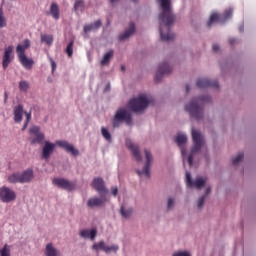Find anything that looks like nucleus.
<instances>
[{
	"label": "nucleus",
	"mask_w": 256,
	"mask_h": 256,
	"mask_svg": "<svg viewBox=\"0 0 256 256\" xmlns=\"http://www.w3.org/2000/svg\"><path fill=\"white\" fill-rule=\"evenodd\" d=\"M162 13L159 15L160 19V37L162 41H173L175 34L171 32V27L175 23V15L171 11V0H158Z\"/></svg>",
	"instance_id": "obj_1"
},
{
	"label": "nucleus",
	"mask_w": 256,
	"mask_h": 256,
	"mask_svg": "<svg viewBox=\"0 0 256 256\" xmlns=\"http://www.w3.org/2000/svg\"><path fill=\"white\" fill-rule=\"evenodd\" d=\"M210 101L211 97L209 96L195 98L185 106V111H187L191 117L196 119V121H201V119H203V105H205V103H209Z\"/></svg>",
	"instance_id": "obj_2"
},
{
	"label": "nucleus",
	"mask_w": 256,
	"mask_h": 256,
	"mask_svg": "<svg viewBox=\"0 0 256 256\" xmlns=\"http://www.w3.org/2000/svg\"><path fill=\"white\" fill-rule=\"evenodd\" d=\"M192 139L194 146L188 156V164L190 167H193V157H195V155H197V153L201 151V147H203V144L205 143L203 135L201 134V132H199V130L195 128L192 129Z\"/></svg>",
	"instance_id": "obj_3"
},
{
	"label": "nucleus",
	"mask_w": 256,
	"mask_h": 256,
	"mask_svg": "<svg viewBox=\"0 0 256 256\" xmlns=\"http://www.w3.org/2000/svg\"><path fill=\"white\" fill-rule=\"evenodd\" d=\"M128 107L131 111L134 113H139L140 111H145L147 107H149V99H147V96L140 95L137 98H134L129 101Z\"/></svg>",
	"instance_id": "obj_4"
},
{
	"label": "nucleus",
	"mask_w": 256,
	"mask_h": 256,
	"mask_svg": "<svg viewBox=\"0 0 256 256\" xmlns=\"http://www.w3.org/2000/svg\"><path fill=\"white\" fill-rule=\"evenodd\" d=\"M126 123L127 125H132L133 123V118L131 117V114L129 113V111L121 108L119 110H117L112 125L113 127H119V125H121V123Z\"/></svg>",
	"instance_id": "obj_5"
},
{
	"label": "nucleus",
	"mask_w": 256,
	"mask_h": 256,
	"mask_svg": "<svg viewBox=\"0 0 256 256\" xmlns=\"http://www.w3.org/2000/svg\"><path fill=\"white\" fill-rule=\"evenodd\" d=\"M29 135L31 145H41L45 141V134L41 132L39 126H32L29 129Z\"/></svg>",
	"instance_id": "obj_6"
},
{
	"label": "nucleus",
	"mask_w": 256,
	"mask_h": 256,
	"mask_svg": "<svg viewBox=\"0 0 256 256\" xmlns=\"http://www.w3.org/2000/svg\"><path fill=\"white\" fill-rule=\"evenodd\" d=\"M232 15H233L232 9L226 10L224 12V16H221L217 13H213L210 16L207 25H208V27H212L213 23H225V21H227V19H231Z\"/></svg>",
	"instance_id": "obj_7"
},
{
	"label": "nucleus",
	"mask_w": 256,
	"mask_h": 256,
	"mask_svg": "<svg viewBox=\"0 0 256 256\" xmlns=\"http://www.w3.org/2000/svg\"><path fill=\"white\" fill-rule=\"evenodd\" d=\"M145 153V159L146 163L144 165L143 170H136L137 175L141 177V175H145V177H151V163L153 162V155L151 154V151L149 150H144Z\"/></svg>",
	"instance_id": "obj_8"
},
{
	"label": "nucleus",
	"mask_w": 256,
	"mask_h": 256,
	"mask_svg": "<svg viewBox=\"0 0 256 256\" xmlns=\"http://www.w3.org/2000/svg\"><path fill=\"white\" fill-rule=\"evenodd\" d=\"M17 199V194L15 191L11 190L7 186H2L0 188V200L2 203H11V201H15Z\"/></svg>",
	"instance_id": "obj_9"
},
{
	"label": "nucleus",
	"mask_w": 256,
	"mask_h": 256,
	"mask_svg": "<svg viewBox=\"0 0 256 256\" xmlns=\"http://www.w3.org/2000/svg\"><path fill=\"white\" fill-rule=\"evenodd\" d=\"M13 50V45H10L4 49V54L2 57V67L4 70L7 69V67H9V65H11V63H13V60L15 59Z\"/></svg>",
	"instance_id": "obj_10"
},
{
	"label": "nucleus",
	"mask_w": 256,
	"mask_h": 256,
	"mask_svg": "<svg viewBox=\"0 0 256 256\" xmlns=\"http://www.w3.org/2000/svg\"><path fill=\"white\" fill-rule=\"evenodd\" d=\"M53 185H56V187H59V189H64L65 191H73L76 187L74 182L64 178H55L53 180Z\"/></svg>",
	"instance_id": "obj_11"
},
{
	"label": "nucleus",
	"mask_w": 256,
	"mask_h": 256,
	"mask_svg": "<svg viewBox=\"0 0 256 256\" xmlns=\"http://www.w3.org/2000/svg\"><path fill=\"white\" fill-rule=\"evenodd\" d=\"M171 71H173V68H171V66H169V64L166 62L160 64L154 78L156 83H159V81L163 79V75H169Z\"/></svg>",
	"instance_id": "obj_12"
},
{
	"label": "nucleus",
	"mask_w": 256,
	"mask_h": 256,
	"mask_svg": "<svg viewBox=\"0 0 256 256\" xmlns=\"http://www.w3.org/2000/svg\"><path fill=\"white\" fill-rule=\"evenodd\" d=\"M91 186L99 193V195H107V193H109V190L105 187L103 178H94Z\"/></svg>",
	"instance_id": "obj_13"
},
{
	"label": "nucleus",
	"mask_w": 256,
	"mask_h": 256,
	"mask_svg": "<svg viewBox=\"0 0 256 256\" xmlns=\"http://www.w3.org/2000/svg\"><path fill=\"white\" fill-rule=\"evenodd\" d=\"M186 185L187 187H195L196 189H201L205 186V179L202 177H197L196 180L193 182L191 179V173L186 172Z\"/></svg>",
	"instance_id": "obj_14"
},
{
	"label": "nucleus",
	"mask_w": 256,
	"mask_h": 256,
	"mask_svg": "<svg viewBox=\"0 0 256 256\" xmlns=\"http://www.w3.org/2000/svg\"><path fill=\"white\" fill-rule=\"evenodd\" d=\"M196 85L199 89H205L207 87H214L218 88L219 87V82L217 80H209L207 78H200L197 80Z\"/></svg>",
	"instance_id": "obj_15"
},
{
	"label": "nucleus",
	"mask_w": 256,
	"mask_h": 256,
	"mask_svg": "<svg viewBox=\"0 0 256 256\" xmlns=\"http://www.w3.org/2000/svg\"><path fill=\"white\" fill-rule=\"evenodd\" d=\"M56 145H58V147H61V149H65L67 153H71L73 157H77V155H79V150L75 149V147L69 144V142L67 141L59 140L56 142Z\"/></svg>",
	"instance_id": "obj_16"
},
{
	"label": "nucleus",
	"mask_w": 256,
	"mask_h": 256,
	"mask_svg": "<svg viewBox=\"0 0 256 256\" xmlns=\"http://www.w3.org/2000/svg\"><path fill=\"white\" fill-rule=\"evenodd\" d=\"M107 203V197L105 194H101L100 198H90L87 202L88 207H103Z\"/></svg>",
	"instance_id": "obj_17"
},
{
	"label": "nucleus",
	"mask_w": 256,
	"mask_h": 256,
	"mask_svg": "<svg viewBox=\"0 0 256 256\" xmlns=\"http://www.w3.org/2000/svg\"><path fill=\"white\" fill-rule=\"evenodd\" d=\"M126 146L128 147V149H130L135 160L138 163H140V161H142L143 158L141 157V152L139 151V146L133 144V142H131V140H126Z\"/></svg>",
	"instance_id": "obj_18"
},
{
	"label": "nucleus",
	"mask_w": 256,
	"mask_h": 256,
	"mask_svg": "<svg viewBox=\"0 0 256 256\" xmlns=\"http://www.w3.org/2000/svg\"><path fill=\"white\" fill-rule=\"evenodd\" d=\"M175 143H177L178 147H180L182 157L183 159H185V155L187 154V150H185V143H187V136L185 134H178L175 138Z\"/></svg>",
	"instance_id": "obj_19"
},
{
	"label": "nucleus",
	"mask_w": 256,
	"mask_h": 256,
	"mask_svg": "<svg viewBox=\"0 0 256 256\" xmlns=\"http://www.w3.org/2000/svg\"><path fill=\"white\" fill-rule=\"evenodd\" d=\"M55 147V144L49 141H45L44 147L42 149V159H49V157H51V155L55 151Z\"/></svg>",
	"instance_id": "obj_20"
},
{
	"label": "nucleus",
	"mask_w": 256,
	"mask_h": 256,
	"mask_svg": "<svg viewBox=\"0 0 256 256\" xmlns=\"http://www.w3.org/2000/svg\"><path fill=\"white\" fill-rule=\"evenodd\" d=\"M31 47V41L29 39H25L23 44H18L16 47V53L18 57H22L25 55V51Z\"/></svg>",
	"instance_id": "obj_21"
},
{
	"label": "nucleus",
	"mask_w": 256,
	"mask_h": 256,
	"mask_svg": "<svg viewBox=\"0 0 256 256\" xmlns=\"http://www.w3.org/2000/svg\"><path fill=\"white\" fill-rule=\"evenodd\" d=\"M18 59L24 69H28V70L33 69V65L35 64V61H33V59L27 58V55L18 56Z\"/></svg>",
	"instance_id": "obj_22"
},
{
	"label": "nucleus",
	"mask_w": 256,
	"mask_h": 256,
	"mask_svg": "<svg viewBox=\"0 0 256 256\" xmlns=\"http://www.w3.org/2000/svg\"><path fill=\"white\" fill-rule=\"evenodd\" d=\"M33 177V171L28 169L20 174V183H31V181H33Z\"/></svg>",
	"instance_id": "obj_23"
},
{
	"label": "nucleus",
	"mask_w": 256,
	"mask_h": 256,
	"mask_svg": "<svg viewBox=\"0 0 256 256\" xmlns=\"http://www.w3.org/2000/svg\"><path fill=\"white\" fill-rule=\"evenodd\" d=\"M80 237L83 239H91V241H95V238L97 237V230L92 229V230H81L80 232Z\"/></svg>",
	"instance_id": "obj_24"
},
{
	"label": "nucleus",
	"mask_w": 256,
	"mask_h": 256,
	"mask_svg": "<svg viewBox=\"0 0 256 256\" xmlns=\"http://www.w3.org/2000/svg\"><path fill=\"white\" fill-rule=\"evenodd\" d=\"M135 33V23H130L129 29H127L123 34L119 36V41H125V39H129L131 35Z\"/></svg>",
	"instance_id": "obj_25"
},
{
	"label": "nucleus",
	"mask_w": 256,
	"mask_h": 256,
	"mask_svg": "<svg viewBox=\"0 0 256 256\" xmlns=\"http://www.w3.org/2000/svg\"><path fill=\"white\" fill-rule=\"evenodd\" d=\"M45 256H61V252L53 246V243H48L45 248Z\"/></svg>",
	"instance_id": "obj_26"
},
{
	"label": "nucleus",
	"mask_w": 256,
	"mask_h": 256,
	"mask_svg": "<svg viewBox=\"0 0 256 256\" xmlns=\"http://www.w3.org/2000/svg\"><path fill=\"white\" fill-rule=\"evenodd\" d=\"M14 121L15 123L23 121V105L21 104L14 108Z\"/></svg>",
	"instance_id": "obj_27"
},
{
	"label": "nucleus",
	"mask_w": 256,
	"mask_h": 256,
	"mask_svg": "<svg viewBox=\"0 0 256 256\" xmlns=\"http://www.w3.org/2000/svg\"><path fill=\"white\" fill-rule=\"evenodd\" d=\"M101 20H97L92 24H88L84 26V33H89L91 31H97V29L101 28Z\"/></svg>",
	"instance_id": "obj_28"
},
{
	"label": "nucleus",
	"mask_w": 256,
	"mask_h": 256,
	"mask_svg": "<svg viewBox=\"0 0 256 256\" xmlns=\"http://www.w3.org/2000/svg\"><path fill=\"white\" fill-rule=\"evenodd\" d=\"M113 55H115V52L113 50H109L106 54H104L100 65H102V67L109 65V63H111V59H113Z\"/></svg>",
	"instance_id": "obj_29"
},
{
	"label": "nucleus",
	"mask_w": 256,
	"mask_h": 256,
	"mask_svg": "<svg viewBox=\"0 0 256 256\" xmlns=\"http://www.w3.org/2000/svg\"><path fill=\"white\" fill-rule=\"evenodd\" d=\"M50 13L53 17V19L59 20L60 14H59V5L57 3H52L50 6Z\"/></svg>",
	"instance_id": "obj_30"
},
{
	"label": "nucleus",
	"mask_w": 256,
	"mask_h": 256,
	"mask_svg": "<svg viewBox=\"0 0 256 256\" xmlns=\"http://www.w3.org/2000/svg\"><path fill=\"white\" fill-rule=\"evenodd\" d=\"M8 183H21V173H13L9 175Z\"/></svg>",
	"instance_id": "obj_31"
},
{
	"label": "nucleus",
	"mask_w": 256,
	"mask_h": 256,
	"mask_svg": "<svg viewBox=\"0 0 256 256\" xmlns=\"http://www.w3.org/2000/svg\"><path fill=\"white\" fill-rule=\"evenodd\" d=\"M0 255L1 256H11V246L8 244H5L1 249H0Z\"/></svg>",
	"instance_id": "obj_32"
},
{
	"label": "nucleus",
	"mask_w": 256,
	"mask_h": 256,
	"mask_svg": "<svg viewBox=\"0 0 256 256\" xmlns=\"http://www.w3.org/2000/svg\"><path fill=\"white\" fill-rule=\"evenodd\" d=\"M5 27H7V18H5L3 8H0V29H3Z\"/></svg>",
	"instance_id": "obj_33"
},
{
	"label": "nucleus",
	"mask_w": 256,
	"mask_h": 256,
	"mask_svg": "<svg viewBox=\"0 0 256 256\" xmlns=\"http://www.w3.org/2000/svg\"><path fill=\"white\" fill-rule=\"evenodd\" d=\"M211 193V188H207L206 189V193L204 196L200 197L198 200V208L201 209L203 207V205L205 204V198L207 197V195H209Z\"/></svg>",
	"instance_id": "obj_34"
},
{
	"label": "nucleus",
	"mask_w": 256,
	"mask_h": 256,
	"mask_svg": "<svg viewBox=\"0 0 256 256\" xmlns=\"http://www.w3.org/2000/svg\"><path fill=\"white\" fill-rule=\"evenodd\" d=\"M41 41L46 45H53V35H41Z\"/></svg>",
	"instance_id": "obj_35"
},
{
	"label": "nucleus",
	"mask_w": 256,
	"mask_h": 256,
	"mask_svg": "<svg viewBox=\"0 0 256 256\" xmlns=\"http://www.w3.org/2000/svg\"><path fill=\"white\" fill-rule=\"evenodd\" d=\"M74 43H75V41L71 40L69 42V44L67 45L66 49H65V53H67L69 58L73 57V45H74Z\"/></svg>",
	"instance_id": "obj_36"
},
{
	"label": "nucleus",
	"mask_w": 256,
	"mask_h": 256,
	"mask_svg": "<svg viewBox=\"0 0 256 256\" xmlns=\"http://www.w3.org/2000/svg\"><path fill=\"white\" fill-rule=\"evenodd\" d=\"M107 245H105L104 241H100L99 243H96L92 246V249H94V251H99V249H101L102 251L105 252Z\"/></svg>",
	"instance_id": "obj_37"
},
{
	"label": "nucleus",
	"mask_w": 256,
	"mask_h": 256,
	"mask_svg": "<svg viewBox=\"0 0 256 256\" xmlns=\"http://www.w3.org/2000/svg\"><path fill=\"white\" fill-rule=\"evenodd\" d=\"M101 133L104 139H106V141H111V133H109V130H107V128L102 127Z\"/></svg>",
	"instance_id": "obj_38"
},
{
	"label": "nucleus",
	"mask_w": 256,
	"mask_h": 256,
	"mask_svg": "<svg viewBox=\"0 0 256 256\" xmlns=\"http://www.w3.org/2000/svg\"><path fill=\"white\" fill-rule=\"evenodd\" d=\"M120 213L122 217L127 218L131 216V214L133 213V210L132 209L125 210V207L122 206L120 209Z\"/></svg>",
	"instance_id": "obj_39"
},
{
	"label": "nucleus",
	"mask_w": 256,
	"mask_h": 256,
	"mask_svg": "<svg viewBox=\"0 0 256 256\" xmlns=\"http://www.w3.org/2000/svg\"><path fill=\"white\" fill-rule=\"evenodd\" d=\"M85 7V2L83 0H76L74 9L75 11H79L80 9H83Z\"/></svg>",
	"instance_id": "obj_40"
},
{
	"label": "nucleus",
	"mask_w": 256,
	"mask_h": 256,
	"mask_svg": "<svg viewBox=\"0 0 256 256\" xmlns=\"http://www.w3.org/2000/svg\"><path fill=\"white\" fill-rule=\"evenodd\" d=\"M26 115V121L22 127V131H25V129H27L29 122L31 121V111L30 112H25Z\"/></svg>",
	"instance_id": "obj_41"
},
{
	"label": "nucleus",
	"mask_w": 256,
	"mask_h": 256,
	"mask_svg": "<svg viewBox=\"0 0 256 256\" xmlns=\"http://www.w3.org/2000/svg\"><path fill=\"white\" fill-rule=\"evenodd\" d=\"M111 251H113L114 253H117V251H119V246L118 245L106 246L104 253H111Z\"/></svg>",
	"instance_id": "obj_42"
},
{
	"label": "nucleus",
	"mask_w": 256,
	"mask_h": 256,
	"mask_svg": "<svg viewBox=\"0 0 256 256\" xmlns=\"http://www.w3.org/2000/svg\"><path fill=\"white\" fill-rule=\"evenodd\" d=\"M243 157H244L243 153H239L235 158H233L232 163L234 165L241 163V161H243Z\"/></svg>",
	"instance_id": "obj_43"
},
{
	"label": "nucleus",
	"mask_w": 256,
	"mask_h": 256,
	"mask_svg": "<svg viewBox=\"0 0 256 256\" xmlns=\"http://www.w3.org/2000/svg\"><path fill=\"white\" fill-rule=\"evenodd\" d=\"M19 89L20 91H27V89H29V83H27V81H20Z\"/></svg>",
	"instance_id": "obj_44"
},
{
	"label": "nucleus",
	"mask_w": 256,
	"mask_h": 256,
	"mask_svg": "<svg viewBox=\"0 0 256 256\" xmlns=\"http://www.w3.org/2000/svg\"><path fill=\"white\" fill-rule=\"evenodd\" d=\"M173 256H191V254H189V252H185V251H178V252H174Z\"/></svg>",
	"instance_id": "obj_45"
},
{
	"label": "nucleus",
	"mask_w": 256,
	"mask_h": 256,
	"mask_svg": "<svg viewBox=\"0 0 256 256\" xmlns=\"http://www.w3.org/2000/svg\"><path fill=\"white\" fill-rule=\"evenodd\" d=\"M174 203H175V201L173 200V198H169L168 204H167L168 209H172Z\"/></svg>",
	"instance_id": "obj_46"
},
{
	"label": "nucleus",
	"mask_w": 256,
	"mask_h": 256,
	"mask_svg": "<svg viewBox=\"0 0 256 256\" xmlns=\"http://www.w3.org/2000/svg\"><path fill=\"white\" fill-rule=\"evenodd\" d=\"M112 191V195H114V197H117V194L119 193V189L115 186L111 188Z\"/></svg>",
	"instance_id": "obj_47"
},
{
	"label": "nucleus",
	"mask_w": 256,
	"mask_h": 256,
	"mask_svg": "<svg viewBox=\"0 0 256 256\" xmlns=\"http://www.w3.org/2000/svg\"><path fill=\"white\" fill-rule=\"evenodd\" d=\"M51 67H52V73H54L55 69H57V64L52 59H51Z\"/></svg>",
	"instance_id": "obj_48"
},
{
	"label": "nucleus",
	"mask_w": 256,
	"mask_h": 256,
	"mask_svg": "<svg viewBox=\"0 0 256 256\" xmlns=\"http://www.w3.org/2000/svg\"><path fill=\"white\" fill-rule=\"evenodd\" d=\"M236 42H237V40L235 38H230L229 39L230 45H235Z\"/></svg>",
	"instance_id": "obj_49"
},
{
	"label": "nucleus",
	"mask_w": 256,
	"mask_h": 256,
	"mask_svg": "<svg viewBox=\"0 0 256 256\" xmlns=\"http://www.w3.org/2000/svg\"><path fill=\"white\" fill-rule=\"evenodd\" d=\"M213 51H214V53H217V51H219V45L214 44L213 45Z\"/></svg>",
	"instance_id": "obj_50"
},
{
	"label": "nucleus",
	"mask_w": 256,
	"mask_h": 256,
	"mask_svg": "<svg viewBox=\"0 0 256 256\" xmlns=\"http://www.w3.org/2000/svg\"><path fill=\"white\" fill-rule=\"evenodd\" d=\"M110 87H111V85L110 84H108L107 86H106V91H109V89H110Z\"/></svg>",
	"instance_id": "obj_51"
},
{
	"label": "nucleus",
	"mask_w": 256,
	"mask_h": 256,
	"mask_svg": "<svg viewBox=\"0 0 256 256\" xmlns=\"http://www.w3.org/2000/svg\"><path fill=\"white\" fill-rule=\"evenodd\" d=\"M189 90H190L189 85H186V93H189Z\"/></svg>",
	"instance_id": "obj_52"
},
{
	"label": "nucleus",
	"mask_w": 256,
	"mask_h": 256,
	"mask_svg": "<svg viewBox=\"0 0 256 256\" xmlns=\"http://www.w3.org/2000/svg\"><path fill=\"white\" fill-rule=\"evenodd\" d=\"M121 71L125 72V65L121 66Z\"/></svg>",
	"instance_id": "obj_53"
},
{
	"label": "nucleus",
	"mask_w": 256,
	"mask_h": 256,
	"mask_svg": "<svg viewBox=\"0 0 256 256\" xmlns=\"http://www.w3.org/2000/svg\"><path fill=\"white\" fill-rule=\"evenodd\" d=\"M243 26L240 27V33H243Z\"/></svg>",
	"instance_id": "obj_54"
},
{
	"label": "nucleus",
	"mask_w": 256,
	"mask_h": 256,
	"mask_svg": "<svg viewBox=\"0 0 256 256\" xmlns=\"http://www.w3.org/2000/svg\"><path fill=\"white\" fill-rule=\"evenodd\" d=\"M5 103H7V93H5Z\"/></svg>",
	"instance_id": "obj_55"
},
{
	"label": "nucleus",
	"mask_w": 256,
	"mask_h": 256,
	"mask_svg": "<svg viewBox=\"0 0 256 256\" xmlns=\"http://www.w3.org/2000/svg\"><path fill=\"white\" fill-rule=\"evenodd\" d=\"M110 2H111V3H115V2H117V0H110Z\"/></svg>",
	"instance_id": "obj_56"
},
{
	"label": "nucleus",
	"mask_w": 256,
	"mask_h": 256,
	"mask_svg": "<svg viewBox=\"0 0 256 256\" xmlns=\"http://www.w3.org/2000/svg\"><path fill=\"white\" fill-rule=\"evenodd\" d=\"M134 3H137L138 0H132Z\"/></svg>",
	"instance_id": "obj_57"
}]
</instances>
